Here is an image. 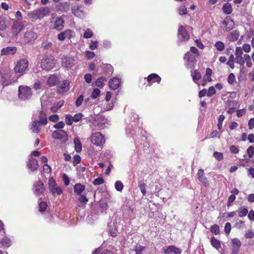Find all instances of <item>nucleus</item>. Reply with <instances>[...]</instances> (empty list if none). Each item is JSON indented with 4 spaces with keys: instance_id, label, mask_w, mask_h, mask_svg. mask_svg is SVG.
<instances>
[{
    "instance_id": "obj_41",
    "label": "nucleus",
    "mask_w": 254,
    "mask_h": 254,
    "mask_svg": "<svg viewBox=\"0 0 254 254\" xmlns=\"http://www.w3.org/2000/svg\"><path fill=\"white\" fill-rule=\"evenodd\" d=\"M210 230L211 233L216 235L219 234L220 232L219 227L217 224H214L211 226Z\"/></svg>"
},
{
    "instance_id": "obj_33",
    "label": "nucleus",
    "mask_w": 254,
    "mask_h": 254,
    "mask_svg": "<svg viewBox=\"0 0 254 254\" xmlns=\"http://www.w3.org/2000/svg\"><path fill=\"white\" fill-rule=\"evenodd\" d=\"M234 51L232 48L227 49L226 50V53L227 55L229 56V59L228 62L226 64H231L234 62V55H233Z\"/></svg>"
},
{
    "instance_id": "obj_5",
    "label": "nucleus",
    "mask_w": 254,
    "mask_h": 254,
    "mask_svg": "<svg viewBox=\"0 0 254 254\" xmlns=\"http://www.w3.org/2000/svg\"><path fill=\"white\" fill-rule=\"evenodd\" d=\"M37 38V35L32 30L27 31L23 36V41L25 43L28 44L34 42Z\"/></svg>"
},
{
    "instance_id": "obj_28",
    "label": "nucleus",
    "mask_w": 254,
    "mask_h": 254,
    "mask_svg": "<svg viewBox=\"0 0 254 254\" xmlns=\"http://www.w3.org/2000/svg\"><path fill=\"white\" fill-rule=\"evenodd\" d=\"M239 35V31L235 30L230 33L228 36V39L230 41L234 42L238 39Z\"/></svg>"
},
{
    "instance_id": "obj_60",
    "label": "nucleus",
    "mask_w": 254,
    "mask_h": 254,
    "mask_svg": "<svg viewBox=\"0 0 254 254\" xmlns=\"http://www.w3.org/2000/svg\"><path fill=\"white\" fill-rule=\"evenodd\" d=\"M235 79V76L234 74L233 73H231L228 77L227 81L229 83L231 84L234 83Z\"/></svg>"
},
{
    "instance_id": "obj_48",
    "label": "nucleus",
    "mask_w": 254,
    "mask_h": 254,
    "mask_svg": "<svg viewBox=\"0 0 254 254\" xmlns=\"http://www.w3.org/2000/svg\"><path fill=\"white\" fill-rule=\"evenodd\" d=\"M214 158L218 161H221L223 159V154L221 152L215 151L213 153Z\"/></svg>"
},
{
    "instance_id": "obj_17",
    "label": "nucleus",
    "mask_w": 254,
    "mask_h": 254,
    "mask_svg": "<svg viewBox=\"0 0 254 254\" xmlns=\"http://www.w3.org/2000/svg\"><path fill=\"white\" fill-rule=\"evenodd\" d=\"M72 13L76 16L83 18L85 16L83 11L77 5H74L71 8Z\"/></svg>"
},
{
    "instance_id": "obj_22",
    "label": "nucleus",
    "mask_w": 254,
    "mask_h": 254,
    "mask_svg": "<svg viewBox=\"0 0 254 254\" xmlns=\"http://www.w3.org/2000/svg\"><path fill=\"white\" fill-rule=\"evenodd\" d=\"M85 188V186L80 183L75 184L73 187L74 191L77 195H80Z\"/></svg>"
},
{
    "instance_id": "obj_6",
    "label": "nucleus",
    "mask_w": 254,
    "mask_h": 254,
    "mask_svg": "<svg viewBox=\"0 0 254 254\" xmlns=\"http://www.w3.org/2000/svg\"><path fill=\"white\" fill-rule=\"evenodd\" d=\"M52 137L56 139H60L64 141L67 140V134L66 131L62 129L54 131L52 133Z\"/></svg>"
},
{
    "instance_id": "obj_12",
    "label": "nucleus",
    "mask_w": 254,
    "mask_h": 254,
    "mask_svg": "<svg viewBox=\"0 0 254 254\" xmlns=\"http://www.w3.org/2000/svg\"><path fill=\"white\" fill-rule=\"evenodd\" d=\"M178 38L181 41H187L190 38L187 30L182 26H180L179 28Z\"/></svg>"
},
{
    "instance_id": "obj_47",
    "label": "nucleus",
    "mask_w": 254,
    "mask_h": 254,
    "mask_svg": "<svg viewBox=\"0 0 254 254\" xmlns=\"http://www.w3.org/2000/svg\"><path fill=\"white\" fill-rule=\"evenodd\" d=\"M54 66L52 64H40L39 68H41L42 70H45L46 71H49L53 68Z\"/></svg>"
},
{
    "instance_id": "obj_46",
    "label": "nucleus",
    "mask_w": 254,
    "mask_h": 254,
    "mask_svg": "<svg viewBox=\"0 0 254 254\" xmlns=\"http://www.w3.org/2000/svg\"><path fill=\"white\" fill-rule=\"evenodd\" d=\"M215 47L218 51H222L224 49V44L221 41L217 42L215 44Z\"/></svg>"
},
{
    "instance_id": "obj_56",
    "label": "nucleus",
    "mask_w": 254,
    "mask_h": 254,
    "mask_svg": "<svg viewBox=\"0 0 254 254\" xmlns=\"http://www.w3.org/2000/svg\"><path fill=\"white\" fill-rule=\"evenodd\" d=\"M81 161V158L79 155H75L73 157V160L72 161V164L73 166H76L78 164H79Z\"/></svg>"
},
{
    "instance_id": "obj_51",
    "label": "nucleus",
    "mask_w": 254,
    "mask_h": 254,
    "mask_svg": "<svg viewBox=\"0 0 254 254\" xmlns=\"http://www.w3.org/2000/svg\"><path fill=\"white\" fill-rule=\"evenodd\" d=\"M104 182V180L103 178L100 177L95 179L93 182V184L95 186H98L103 184Z\"/></svg>"
},
{
    "instance_id": "obj_57",
    "label": "nucleus",
    "mask_w": 254,
    "mask_h": 254,
    "mask_svg": "<svg viewBox=\"0 0 254 254\" xmlns=\"http://www.w3.org/2000/svg\"><path fill=\"white\" fill-rule=\"evenodd\" d=\"M230 151L232 153L237 154L239 153L240 150L237 146L233 145L230 146Z\"/></svg>"
},
{
    "instance_id": "obj_30",
    "label": "nucleus",
    "mask_w": 254,
    "mask_h": 254,
    "mask_svg": "<svg viewBox=\"0 0 254 254\" xmlns=\"http://www.w3.org/2000/svg\"><path fill=\"white\" fill-rule=\"evenodd\" d=\"M40 124L38 121H34L32 123V127L31 129L32 131L35 133H38L40 130Z\"/></svg>"
},
{
    "instance_id": "obj_10",
    "label": "nucleus",
    "mask_w": 254,
    "mask_h": 254,
    "mask_svg": "<svg viewBox=\"0 0 254 254\" xmlns=\"http://www.w3.org/2000/svg\"><path fill=\"white\" fill-rule=\"evenodd\" d=\"M196 176L198 180L201 182L204 187H207L209 186V181L205 177L203 169H200L198 170Z\"/></svg>"
},
{
    "instance_id": "obj_45",
    "label": "nucleus",
    "mask_w": 254,
    "mask_h": 254,
    "mask_svg": "<svg viewBox=\"0 0 254 254\" xmlns=\"http://www.w3.org/2000/svg\"><path fill=\"white\" fill-rule=\"evenodd\" d=\"M247 153L249 158H252L254 155V146H250L247 150Z\"/></svg>"
},
{
    "instance_id": "obj_63",
    "label": "nucleus",
    "mask_w": 254,
    "mask_h": 254,
    "mask_svg": "<svg viewBox=\"0 0 254 254\" xmlns=\"http://www.w3.org/2000/svg\"><path fill=\"white\" fill-rule=\"evenodd\" d=\"M49 119L50 121L56 123L59 120V117L57 115H53L49 117Z\"/></svg>"
},
{
    "instance_id": "obj_18",
    "label": "nucleus",
    "mask_w": 254,
    "mask_h": 254,
    "mask_svg": "<svg viewBox=\"0 0 254 254\" xmlns=\"http://www.w3.org/2000/svg\"><path fill=\"white\" fill-rule=\"evenodd\" d=\"M72 31L70 30H65L64 31L60 33L58 36V38L60 41H64L65 38L70 39L71 37Z\"/></svg>"
},
{
    "instance_id": "obj_38",
    "label": "nucleus",
    "mask_w": 254,
    "mask_h": 254,
    "mask_svg": "<svg viewBox=\"0 0 254 254\" xmlns=\"http://www.w3.org/2000/svg\"><path fill=\"white\" fill-rule=\"evenodd\" d=\"M54 60L53 56L51 55L45 56V58L42 59V63L43 64H52Z\"/></svg>"
},
{
    "instance_id": "obj_34",
    "label": "nucleus",
    "mask_w": 254,
    "mask_h": 254,
    "mask_svg": "<svg viewBox=\"0 0 254 254\" xmlns=\"http://www.w3.org/2000/svg\"><path fill=\"white\" fill-rule=\"evenodd\" d=\"M212 73V69L209 68H207L206 70V73L203 76V79L206 80L208 82H211L212 81V78L211 77Z\"/></svg>"
},
{
    "instance_id": "obj_50",
    "label": "nucleus",
    "mask_w": 254,
    "mask_h": 254,
    "mask_svg": "<svg viewBox=\"0 0 254 254\" xmlns=\"http://www.w3.org/2000/svg\"><path fill=\"white\" fill-rule=\"evenodd\" d=\"M100 94V90L98 88H95L93 89V91L91 94V97L92 99L97 98Z\"/></svg>"
},
{
    "instance_id": "obj_62",
    "label": "nucleus",
    "mask_w": 254,
    "mask_h": 254,
    "mask_svg": "<svg viewBox=\"0 0 254 254\" xmlns=\"http://www.w3.org/2000/svg\"><path fill=\"white\" fill-rule=\"evenodd\" d=\"M82 115L81 113L76 114L73 117H72L73 122H77L79 121L82 118Z\"/></svg>"
},
{
    "instance_id": "obj_21",
    "label": "nucleus",
    "mask_w": 254,
    "mask_h": 254,
    "mask_svg": "<svg viewBox=\"0 0 254 254\" xmlns=\"http://www.w3.org/2000/svg\"><path fill=\"white\" fill-rule=\"evenodd\" d=\"M16 51V47H7L3 48L1 50V55H5L7 54H14Z\"/></svg>"
},
{
    "instance_id": "obj_8",
    "label": "nucleus",
    "mask_w": 254,
    "mask_h": 254,
    "mask_svg": "<svg viewBox=\"0 0 254 254\" xmlns=\"http://www.w3.org/2000/svg\"><path fill=\"white\" fill-rule=\"evenodd\" d=\"M69 81L68 80H64L63 83L60 84L57 87V93L63 94L69 90Z\"/></svg>"
},
{
    "instance_id": "obj_42",
    "label": "nucleus",
    "mask_w": 254,
    "mask_h": 254,
    "mask_svg": "<svg viewBox=\"0 0 254 254\" xmlns=\"http://www.w3.org/2000/svg\"><path fill=\"white\" fill-rule=\"evenodd\" d=\"M138 187L143 195H145L146 193L145 189L146 185L143 181L138 182Z\"/></svg>"
},
{
    "instance_id": "obj_54",
    "label": "nucleus",
    "mask_w": 254,
    "mask_h": 254,
    "mask_svg": "<svg viewBox=\"0 0 254 254\" xmlns=\"http://www.w3.org/2000/svg\"><path fill=\"white\" fill-rule=\"evenodd\" d=\"M207 96L208 97H211L216 93V90L213 86H211L208 88V91L207 92Z\"/></svg>"
},
{
    "instance_id": "obj_20",
    "label": "nucleus",
    "mask_w": 254,
    "mask_h": 254,
    "mask_svg": "<svg viewBox=\"0 0 254 254\" xmlns=\"http://www.w3.org/2000/svg\"><path fill=\"white\" fill-rule=\"evenodd\" d=\"M64 21L62 17H58L56 19L55 24L54 28L58 31L61 30L64 28Z\"/></svg>"
},
{
    "instance_id": "obj_59",
    "label": "nucleus",
    "mask_w": 254,
    "mask_h": 254,
    "mask_svg": "<svg viewBox=\"0 0 254 254\" xmlns=\"http://www.w3.org/2000/svg\"><path fill=\"white\" fill-rule=\"evenodd\" d=\"M225 232L226 234H229L231 230V225L229 222H227L225 225Z\"/></svg>"
},
{
    "instance_id": "obj_7",
    "label": "nucleus",
    "mask_w": 254,
    "mask_h": 254,
    "mask_svg": "<svg viewBox=\"0 0 254 254\" xmlns=\"http://www.w3.org/2000/svg\"><path fill=\"white\" fill-rule=\"evenodd\" d=\"M24 27V25L22 22L19 20H15L13 21L11 26V31L13 35L16 36L21 32Z\"/></svg>"
},
{
    "instance_id": "obj_9",
    "label": "nucleus",
    "mask_w": 254,
    "mask_h": 254,
    "mask_svg": "<svg viewBox=\"0 0 254 254\" xmlns=\"http://www.w3.org/2000/svg\"><path fill=\"white\" fill-rule=\"evenodd\" d=\"M232 246L231 254H238L242 245L241 242L239 239L234 238L232 240Z\"/></svg>"
},
{
    "instance_id": "obj_11",
    "label": "nucleus",
    "mask_w": 254,
    "mask_h": 254,
    "mask_svg": "<svg viewBox=\"0 0 254 254\" xmlns=\"http://www.w3.org/2000/svg\"><path fill=\"white\" fill-rule=\"evenodd\" d=\"M34 192L37 195H40L44 193L45 189L41 181H37L33 186Z\"/></svg>"
},
{
    "instance_id": "obj_53",
    "label": "nucleus",
    "mask_w": 254,
    "mask_h": 254,
    "mask_svg": "<svg viewBox=\"0 0 254 254\" xmlns=\"http://www.w3.org/2000/svg\"><path fill=\"white\" fill-rule=\"evenodd\" d=\"M65 122L69 126H71L73 122L72 117L70 115H67L65 117Z\"/></svg>"
},
{
    "instance_id": "obj_15",
    "label": "nucleus",
    "mask_w": 254,
    "mask_h": 254,
    "mask_svg": "<svg viewBox=\"0 0 254 254\" xmlns=\"http://www.w3.org/2000/svg\"><path fill=\"white\" fill-rule=\"evenodd\" d=\"M146 78L147 81L148 82V85L149 86H150L153 83L156 82L159 83L161 80V77L156 73L150 74L147 77L145 78V79Z\"/></svg>"
},
{
    "instance_id": "obj_4",
    "label": "nucleus",
    "mask_w": 254,
    "mask_h": 254,
    "mask_svg": "<svg viewBox=\"0 0 254 254\" xmlns=\"http://www.w3.org/2000/svg\"><path fill=\"white\" fill-rule=\"evenodd\" d=\"M49 190L53 194L57 193L58 195H60L63 192L62 190L57 186L55 180L52 178L49 180Z\"/></svg>"
},
{
    "instance_id": "obj_25",
    "label": "nucleus",
    "mask_w": 254,
    "mask_h": 254,
    "mask_svg": "<svg viewBox=\"0 0 254 254\" xmlns=\"http://www.w3.org/2000/svg\"><path fill=\"white\" fill-rule=\"evenodd\" d=\"M27 67L28 64H16L14 69L16 73H23Z\"/></svg>"
},
{
    "instance_id": "obj_44",
    "label": "nucleus",
    "mask_w": 254,
    "mask_h": 254,
    "mask_svg": "<svg viewBox=\"0 0 254 254\" xmlns=\"http://www.w3.org/2000/svg\"><path fill=\"white\" fill-rule=\"evenodd\" d=\"M242 64H251V57L249 55L245 54L244 55V57H242L241 60H239L240 61H241Z\"/></svg>"
},
{
    "instance_id": "obj_39",
    "label": "nucleus",
    "mask_w": 254,
    "mask_h": 254,
    "mask_svg": "<svg viewBox=\"0 0 254 254\" xmlns=\"http://www.w3.org/2000/svg\"><path fill=\"white\" fill-rule=\"evenodd\" d=\"M0 78H1V81L3 83H5L6 84H7L6 83L7 81H10L9 74L8 73L3 74L2 73V72L0 71Z\"/></svg>"
},
{
    "instance_id": "obj_27",
    "label": "nucleus",
    "mask_w": 254,
    "mask_h": 254,
    "mask_svg": "<svg viewBox=\"0 0 254 254\" xmlns=\"http://www.w3.org/2000/svg\"><path fill=\"white\" fill-rule=\"evenodd\" d=\"M74 149L77 152H80L82 150L81 143L78 137H75L73 140Z\"/></svg>"
},
{
    "instance_id": "obj_49",
    "label": "nucleus",
    "mask_w": 254,
    "mask_h": 254,
    "mask_svg": "<svg viewBox=\"0 0 254 254\" xmlns=\"http://www.w3.org/2000/svg\"><path fill=\"white\" fill-rule=\"evenodd\" d=\"M115 188L117 190L121 191L123 190L124 185L121 181H117L115 183Z\"/></svg>"
},
{
    "instance_id": "obj_16",
    "label": "nucleus",
    "mask_w": 254,
    "mask_h": 254,
    "mask_svg": "<svg viewBox=\"0 0 254 254\" xmlns=\"http://www.w3.org/2000/svg\"><path fill=\"white\" fill-rule=\"evenodd\" d=\"M27 166L31 171H34L37 170L39 167L38 162L35 158H31L29 159Z\"/></svg>"
},
{
    "instance_id": "obj_64",
    "label": "nucleus",
    "mask_w": 254,
    "mask_h": 254,
    "mask_svg": "<svg viewBox=\"0 0 254 254\" xmlns=\"http://www.w3.org/2000/svg\"><path fill=\"white\" fill-rule=\"evenodd\" d=\"M250 221H254V210L252 209L247 214Z\"/></svg>"
},
{
    "instance_id": "obj_40",
    "label": "nucleus",
    "mask_w": 254,
    "mask_h": 254,
    "mask_svg": "<svg viewBox=\"0 0 254 254\" xmlns=\"http://www.w3.org/2000/svg\"><path fill=\"white\" fill-rule=\"evenodd\" d=\"M223 10L225 13L229 14L232 12V9L231 5L229 3H226L223 6Z\"/></svg>"
},
{
    "instance_id": "obj_31",
    "label": "nucleus",
    "mask_w": 254,
    "mask_h": 254,
    "mask_svg": "<svg viewBox=\"0 0 254 254\" xmlns=\"http://www.w3.org/2000/svg\"><path fill=\"white\" fill-rule=\"evenodd\" d=\"M210 243L211 245L217 250L221 248V246L220 241L214 237L211 238Z\"/></svg>"
},
{
    "instance_id": "obj_1",
    "label": "nucleus",
    "mask_w": 254,
    "mask_h": 254,
    "mask_svg": "<svg viewBox=\"0 0 254 254\" xmlns=\"http://www.w3.org/2000/svg\"><path fill=\"white\" fill-rule=\"evenodd\" d=\"M50 9L48 7H41L38 9L29 12L27 15L31 18L36 20L41 19L49 15Z\"/></svg>"
},
{
    "instance_id": "obj_23",
    "label": "nucleus",
    "mask_w": 254,
    "mask_h": 254,
    "mask_svg": "<svg viewBox=\"0 0 254 254\" xmlns=\"http://www.w3.org/2000/svg\"><path fill=\"white\" fill-rule=\"evenodd\" d=\"M235 54L236 58H235V62L237 64H242V61H240L239 60L242 59V55L243 54V49L241 47H237L236 49Z\"/></svg>"
},
{
    "instance_id": "obj_43",
    "label": "nucleus",
    "mask_w": 254,
    "mask_h": 254,
    "mask_svg": "<svg viewBox=\"0 0 254 254\" xmlns=\"http://www.w3.org/2000/svg\"><path fill=\"white\" fill-rule=\"evenodd\" d=\"M47 207V204L45 201H41L39 204V210L41 212H45Z\"/></svg>"
},
{
    "instance_id": "obj_13",
    "label": "nucleus",
    "mask_w": 254,
    "mask_h": 254,
    "mask_svg": "<svg viewBox=\"0 0 254 254\" xmlns=\"http://www.w3.org/2000/svg\"><path fill=\"white\" fill-rule=\"evenodd\" d=\"M222 25L226 31H229L234 28L235 23L232 19L227 17L222 22Z\"/></svg>"
},
{
    "instance_id": "obj_58",
    "label": "nucleus",
    "mask_w": 254,
    "mask_h": 254,
    "mask_svg": "<svg viewBox=\"0 0 254 254\" xmlns=\"http://www.w3.org/2000/svg\"><path fill=\"white\" fill-rule=\"evenodd\" d=\"M187 8L184 5L181 6L179 8V13L180 15H185L187 14Z\"/></svg>"
},
{
    "instance_id": "obj_37",
    "label": "nucleus",
    "mask_w": 254,
    "mask_h": 254,
    "mask_svg": "<svg viewBox=\"0 0 254 254\" xmlns=\"http://www.w3.org/2000/svg\"><path fill=\"white\" fill-rule=\"evenodd\" d=\"M0 243L2 247L5 248H8L10 245V241L6 237H4L0 241Z\"/></svg>"
},
{
    "instance_id": "obj_29",
    "label": "nucleus",
    "mask_w": 254,
    "mask_h": 254,
    "mask_svg": "<svg viewBox=\"0 0 254 254\" xmlns=\"http://www.w3.org/2000/svg\"><path fill=\"white\" fill-rule=\"evenodd\" d=\"M38 122H39V123L41 125H45L47 124V119L46 118V115L44 112H40L39 116V121H38Z\"/></svg>"
},
{
    "instance_id": "obj_36",
    "label": "nucleus",
    "mask_w": 254,
    "mask_h": 254,
    "mask_svg": "<svg viewBox=\"0 0 254 254\" xmlns=\"http://www.w3.org/2000/svg\"><path fill=\"white\" fill-rule=\"evenodd\" d=\"M184 59L187 61L188 62L192 63L195 61L194 55L190 52H188L184 56Z\"/></svg>"
},
{
    "instance_id": "obj_26",
    "label": "nucleus",
    "mask_w": 254,
    "mask_h": 254,
    "mask_svg": "<svg viewBox=\"0 0 254 254\" xmlns=\"http://www.w3.org/2000/svg\"><path fill=\"white\" fill-rule=\"evenodd\" d=\"M64 100H61L56 103H55L50 108L51 111L53 112H56L61 107H62L64 104Z\"/></svg>"
},
{
    "instance_id": "obj_2",
    "label": "nucleus",
    "mask_w": 254,
    "mask_h": 254,
    "mask_svg": "<svg viewBox=\"0 0 254 254\" xmlns=\"http://www.w3.org/2000/svg\"><path fill=\"white\" fill-rule=\"evenodd\" d=\"M32 92L30 88L27 86L21 85L18 88V97L23 100L29 99L31 98Z\"/></svg>"
},
{
    "instance_id": "obj_14",
    "label": "nucleus",
    "mask_w": 254,
    "mask_h": 254,
    "mask_svg": "<svg viewBox=\"0 0 254 254\" xmlns=\"http://www.w3.org/2000/svg\"><path fill=\"white\" fill-rule=\"evenodd\" d=\"M108 84L111 89L116 90L121 85V80L117 77H113L109 80Z\"/></svg>"
},
{
    "instance_id": "obj_24",
    "label": "nucleus",
    "mask_w": 254,
    "mask_h": 254,
    "mask_svg": "<svg viewBox=\"0 0 254 254\" xmlns=\"http://www.w3.org/2000/svg\"><path fill=\"white\" fill-rule=\"evenodd\" d=\"M190 72L191 76L195 83H196L197 81L201 79V74L197 70H192Z\"/></svg>"
},
{
    "instance_id": "obj_32",
    "label": "nucleus",
    "mask_w": 254,
    "mask_h": 254,
    "mask_svg": "<svg viewBox=\"0 0 254 254\" xmlns=\"http://www.w3.org/2000/svg\"><path fill=\"white\" fill-rule=\"evenodd\" d=\"M107 81V79L104 77L98 78L95 81V85L99 88H103L104 86V82Z\"/></svg>"
},
{
    "instance_id": "obj_55",
    "label": "nucleus",
    "mask_w": 254,
    "mask_h": 254,
    "mask_svg": "<svg viewBox=\"0 0 254 254\" xmlns=\"http://www.w3.org/2000/svg\"><path fill=\"white\" fill-rule=\"evenodd\" d=\"M83 96L82 95H80L76 100L75 101V106L77 107H79L82 103L83 101Z\"/></svg>"
},
{
    "instance_id": "obj_35",
    "label": "nucleus",
    "mask_w": 254,
    "mask_h": 254,
    "mask_svg": "<svg viewBox=\"0 0 254 254\" xmlns=\"http://www.w3.org/2000/svg\"><path fill=\"white\" fill-rule=\"evenodd\" d=\"M238 212L239 217H244L247 215L249 211L247 208L241 207L239 208Z\"/></svg>"
},
{
    "instance_id": "obj_52",
    "label": "nucleus",
    "mask_w": 254,
    "mask_h": 254,
    "mask_svg": "<svg viewBox=\"0 0 254 254\" xmlns=\"http://www.w3.org/2000/svg\"><path fill=\"white\" fill-rule=\"evenodd\" d=\"M93 34L92 31L90 29L88 28L85 31L83 37L88 39L91 38L93 36Z\"/></svg>"
},
{
    "instance_id": "obj_3",
    "label": "nucleus",
    "mask_w": 254,
    "mask_h": 254,
    "mask_svg": "<svg viewBox=\"0 0 254 254\" xmlns=\"http://www.w3.org/2000/svg\"><path fill=\"white\" fill-rule=\"evenodd\" d=\"M91 141L92 144L96 146H103L105 143L104 136L99 132L92 133L91 136Z\"/></svg>"
},
{
    "instance_id": "obj_61",
    "label": "nucleus",
    "mask_w": 254,
    "mask_h": 254,
    "mask_svg": "<svg viewBox=\"0 0 254 254\" xmlns=\"http://www.w3.org/2000/svg\"><path fill=\"white\" fill-rule=\"evenodd\" d=\"M236 196L234 195H230L228 198L227 206H230L232 205V203L234 202Z\"/></svg>"
},
{
    "instance_id": "obj_19",
    "label": "nucleus",
    "mask_w": 254,
    "mask_h": 254,
    "mask_svg": "<svg viewBox=\"0 0 254 254\" xmlns=\"http://www.w3.org/2000/svg\"><path fill=\"white\" fill-rule=\"evenodd\" d=\"M59 81V78L56 74L50 75L47 80V84L50 87L55 86Z\"/></svg>"
}]
</instances>
